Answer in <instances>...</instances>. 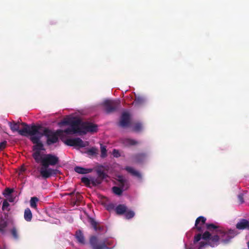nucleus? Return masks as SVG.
I'll return each mask as SVG.
<instances>
[{"label":"nucleus","instance_id":"obj_14","mask_svg":"<svg viewBox=\"0 0 249 249\" xmlns=\"http://www.w3.org/2000/svg\"><path fill=\"white\" fill-rule=\"evenodd\" d=\"M147 157L146 153H139L134 154L132 156V159L134 162L136 163H142L143 162Z\"/></svg>","mask_w":249,"mask_h":249},{"label":"nucleus","instance_id":"obj_35","mask_svg":"<svg viewBox=\"0 0 249 249\" xmlns=\"http://www.w3.org/2000/svg\"><path fill=\"white\" fill-rule=\"evenodd\" d=\"M81 181L86 185L89 186L91 183V179H89L86 177H83L81 178Z\"/></svg>","mask_w":249,"mask_h":249},{"label":"nucleus","instance_id":"obj_46","mask_svg":"<svg viewBox=\"0 0 249 249\" xmlns=\"http://www.w3.org/2000/svg\"><path fill=\"white\" fill-rule=\"evenodd\" d=\"M9 201H10V202H12V201H13V200H12V199H9Z\"/></svg>","mask_w":249,"mask_h":249},{"label":"nucleus","instance_id":"obj_26","mask_svg":"<svg viewBox=\"0 0 249 249\" xmlns=\"http://www.w3.org/2000/svg\"><path fill=\"white\" fill-rule=\"evenodd\" d=\"M206 227L207 230L211 231H215V233H217V230H220L218 226H216L213 223L206 224Z\"/></svg>","mask_w":249,"mask_h":249},{"label":"nucleus","instance_id":"obj_33","mask_svg":"<svg viewBox=\"0 0 249 249\" xmlns=\"http://www.w3.org/2000/svg\"><path fill=\"white\" fill-rule=\"evenodd\" d=\"M101 156L102 158H105L107 156L106 147L103 144H101Z\"/></svg>","mask_w":249,"mask_h":249},{"label":"nucleus","instance_id":"obj_40","mask_svg":"<svg viewBox=\"0 0 249 249\" xmlns=\"http://www.w3.org/2000/svg\"><path fill=\"white\" fill-rule=\"evenodd\" d=\"M112 154H113V156L116 158H118V157H120V156H121L120 154L119 153V151L118 150L115 149H114L113 150Z\"/></svg>","mask_w":249,"mask_h":249},{"label":"nucleus","instance_id":"obj_12","mask_svg":"<svg viewBox=\"0 0 249 249\" xmlns=\"http://www.w3.org/2000/svg\"><path fill=\"white\" fill-rule=\"evenodd\" d=\"M130 124V116L129 113L125 112L122 113L119 122V125L124 128L129 126Z\"/></svg>","mask_w":249,"mask_h":249},{"label":"nucleus","instance_id":"obj_22","mask_svg":"<svg viewBox=\"0 0 249 249\" xmlns=\"http://www.w3.org/2000/svg\"><path fill=\"white\" fill-rule=\"evenodd\" d=\"M24 218L26 221L30 222L32 219V213L29 208H26L25 210L24 213Z\"/></svg>","mask_w":249,"mask_h":249},{"label":"nucleus","instance_id":"obj_42","mask_svg":"<svg viewBox=\"0 0 249 249\" xmlns=\"http://www.w3.org/2000/svg\"><path fill=\"white\" fill-rule=\"evenodd\" d=\"M238 200L240 204L244 202L243 194H240L238 195Z\"/></svg>","mask_w":249,"mask_h":249},{"label":"nucleus","instance_id":"obj_3","mask_svg":"<svg viewBox=\"0 0 249 249\" xmlns=\"http://www.w3.org/2000/svg\"><path fill=\"white\" fill-rule=\"evenodd\" d=\"M63 130L61 129H57L55 131L49 129L48 128H44L43 132H38L36 134L40 135L41 137L43 136L47 138L46 143L48 145H52L57 142L59 141V137L62 135Z\"/></svg>","mask_w":249,"mask_h":249},{"label":"nucleus","instance_id":"obj_21","mask_svg":"<svg viewBox=\"0 0 249 249\" xmlns=\"http://www.w3.org/2000/svg\"><path fill=\"white\" fill-rule=\"evenodd\" d=\"M126 171H127L128 173H130L134 176H135L139 178V179H142V177L140 172L134 170L132 167L129 166H126L125 168Z\"/></svg>","mask_w":249,"mask_h":249},{"label":"nucleus","instance_id":"obj_2","mask_svg":"<svg viewBox=\"0 0 249 249\" xmlns=\"http://www.w3.org/2000/svg\"><path fill=\"white\" fill-rule=\"evenodd\" d=\"M9 126L13 132L17 131L19 135L27 136V135H33L38 132L42 126L40 125L32 124L31 126L25 123H22L21 124L24 126L22 129H19V124L13 121L8 123Z\"/></svg>","mask_w":249,"mask_h":249},{"label":"nucleus","instance_id":"obj_10","mask_svg":"<svg viewBox=\"0 0 249 249\" xmlns=\"http://www.w3.org/2000/svg\"><path fill=\"white\" fill-rule=\"evenodd\" d=\"M64 143L66 145L71 146H78L79 147L86 146L84 142L79 138L68 139L64 142Z\"/></svg>","mask_w":249,"mask_h":249},{"label":"nucleus","instance_id":"obj_38","mask_svg":"<svg viewBox=\"0 0 249 249\" xmlns=\"http://www.w3.org/2000/svg\"><path fill=\"white\" fill-rule=\"evenodd\" d=\"M7 142L6 141H4L0 142V151L3 150L6 147Z\"/></svg>","mask_w":249,"mask_h":249},{"label":"nucleus","instance_id":"obj_28","mask_svg":"<svg viewBox=\"0 0 249 249\" xmlns=\"http://www.w3.org/2000/svg\"><path fill=\"white\" fill-rule=\"evenodd\" d=\"M39 201V199L36 196L32 197L30 200V206L32 208L34 209L37 208L36 203Z\"/></svg>","mask_w":249,"mask_h":249},{"label":"nucleus","instance_id":"obj_20","mask_svg":"<svg viewBox=\"0 0 249 249\" xmlns=\"http://www.w3.org/2000/svg\"><path fill=\"white\" fill-rule=\"evenodd\" d=\"M74 171L77 173L85 174L91 172L92 169L89 168H85L80 166H76L74 167Z\"/></svg>","mask_w":249,"mask_h":249},{"label":"nucleus","instance_id":"obj_30","mask_svg":"<svg viewBox=\"0 0 249 249\" xmlns=\"http://www.w3.org/2000/svg\"><path fill=\"white\" fill-rule=\"evenodd\" d=\"M125 217L126 219H129L133 218L135 215V213L131 210H128L126 211L124 213Z\"/></svg>","mask_w":249,"mask_h":249},{"label":"nucleus","instance_id":"obj_44","mask_svg":"<svg viewBox=\"0 0 249 249\" xmlns=\"http://www.w3.org/2000/svg\"><path fill=\"white\" fill-rule=\"evenodd\" d=\"M114 208V205L112 204V203H110V204H108V205H107V209L108 210V211H111L112 210H113Z\"/></svg>","mask_w":249,"mask_h":249},{"label":"nucleus","instance_id":"obj_37","mask_svg":"<svg viewBox=\"0 0 249 249\" xmlns=\"http://www.w3.org/2000/svg\"><path fill=\"white\" fill-rule=\"evenodd\" d=\"M201 238H202V234L201 233H198V234H196L194 237V244L196 243L199 241H200Z\"/></svg>","mask_w":249,"mask_h":249},{"label":"nucleus","instance_id":"obj_13","mask_svg":"<svg viewBox=\"0 0 249 249\" xmlns=\"http://www.w3.org/2000/svg\"><path fill=\"white\" fill-rule=\"evenodd\" d=\"M220 240H221L220 237L217 233L211 235L210 239L208 241V245L213 248L216 247L219 245Z\"/></svg>","mask_w":249,"mask_h":249},{"label":"nucleus","instance_id":"obj_17","mask_svg":"<svg viewBox=\"0 0 249 249\" xmlns=\"http://www.w3.org/2000/svg\"><path fill=\"white\" fill-rule=\"evenodd\" d=\"M8 222L5 220L2 217L0 218V234H5L8 226Z\"/></svg>","mask_w":249,"mask_h":249},{"label":"nucleus","instance_id":"obj_6","mask_svg":"<svg viewBox=\"0 0 249 249\" xmlns=\"http://www.w3.org/2000/svg\"><path fill=\"white\" fill-rule=\"evenodd\" d=\"M217 233L219 235L221 241L225 244L229 243L231 240L236 235V231L234 230L226 231L222 228L217 230Z\"/></svg>","mask_w":249,"mask_h":249},{"label":"nucleus","instance_id":"obj_31","mask_svg":"<svg viewBox=\"0 0 249 249\" xmlns=\"http://www.w3.org/2000/svg\"><path fill=\"white\" fill-rule=\"evenodd\" d=\"M11 233L13 236V237L16 239L18 240V231L15 227H13L11 230Z\"/></svg>","mask_w":249,"mask_h":249},{"label":"nucleus","instance_id":"obj_34","mask_svg":"<svg viewBox=\"0 0 249 249\" xmlns=\"http://www.w3.org/2000/svg\"><path fill=\"white\" fill-rule=\"evenodd\" d=\"M211 235H212V234H211V233L209 231H206L202 235V237L203 239L208 241L210 239Z\"/></svg>","mask_w":249,"mask_h":249},{"label":"nucleus","instance_id":"obj_23","mask_svg":"<svg viewBox=\"0 0 249 249\" xmlns=\"http://www.w3.org/2000/svg\"><path fill=\"white\" fill-rule=\"evenodd\" d=\"M123 143L127 146L137 144L138 142L131 139H124L123 140Z\"/></svg>","mask_w":249,"mask_h":249},{"label":"nucleus","instance_id":"obj_36","mask_svg":"<svg viewBox=\"0 0 249 249\" xmlns=\"http://www.w3.org/2000/svg\"><path fill=\"white\" fill-rule=\"evenodd\" d=\"M102 180L100 179L91 178V183L94 186L99 185L101 183Z\"/></svg>","mask_w":249,"mask_h":249},{"label":"nucleus","instance_id":"obj_47","mask_svg":"<svg viewBox=\"0 0 249 249\" xmlns=\"http://www.w3.org/2000/svg\"><path fill=\"white\" fill-rule=\"evenodd\" d=\"M74 194V192H72L71 193V195H72Z\"/></svg>","mask_w":249,"mask_h":249},{"label":"nucleus","instance_id":"obj_5","mask_svg":"<svg viewBox=\"0 0 249 249\" xmlns=\"http://www.w3.org/2000/svg\"><path fill=\"white\" fill-rule=\"evenodd\" d=\"M119 100H106L103 103L104 110L107 114H110L118 110L120 106Z\"/></svg>","mask_w":249,"mask_h":249},{"label":"nucleus","instance_id":"obj_32","mask_svg":"<svg viewBox=\"0 0 249 249\" xmlns=\"http://www.w3.org/2000/svg\"><path fill=\"white\" fill-rule=\"evenodd\" d=\"M98 149L95 147H91L87 151V153L89 155H95L98 153Z\"/></svg>","mask_w":249,"mask_h":249},{"label":"nucleus","instance_id":"obj_15","mask_svg":"<svg viewBox=\"0 0 249 249\" xmlns=\"http://www.w3.org/2000/svg\"><path fill=\"white\" fill-rule=\"evenodd\" d=\"M236 228L238 230H243L244 229L249 230V220L245 219H242L236 225Z\"/></svg>","mask_w":249,"mask_h":249},{"label":"nucleus","instance_id":"obj_25","mask_svg":"<svg viewBox=\"0 0 249 249\" xmlns=\"http://www.w3.org/2000/svg\"><path fill=\"white\" fill-rule=\"evenodd\" d=\"M144 103V99L141 96H136L133 102L135 106H140Z\"/></svg>","mask_w":249,"mask_h":249},{"label":"nucleus","instance_id":"obj_27","mask_svg":"<svg viewBox=\"0 0 249 249\" xmlns=\"http://www.w3.org/2000/svg\"><path fill=\"white\" fill-rule=\"evenodd\" d=\"M143 126L141 123H135L133 126L132 129L136 132H140L142 129Z\"/></svg>","mask_w":249,"mask_h":249},{"label":"nucleus","instance_id":"obj_18","mask_svg":"<svg viewBox=\"0 0 249 249\" xmlns=\"http://www.w3.org/2000/svg\"><path fill=\"white\" fill-rule=\"evenodd\" d=\"M89 222L95 231H100L103 230L104 227L98 225V223L94 219L90 218Z\"/></svg>","mask_w":249,"mask_h":249},{"label":"nucleus","instance_id":"obj_9","mask_svg":"<svg viewBox=\"0 0 249 249\" xmlns=\"http://www.w3.org/2000/svg\"><path fill=\"white\" fill-rule=\"evenodd\" d=\"M30 140L32 142L35 144L33 147V150L35 151L34 152H39L40 153V150H44L43 144L40 141L41 136L40 135L34 134L30 135Z\"/></svg>","mask_w":249,"mask_h":249},{"label":"nucleus","instance_id":"obj_11","mask_svg":"<svg viewBox=\"0 0 249 249\" xmlns=\"http://www.w3.org/2000/svg\"><path fill=\"white\" fill-rule=\"evenodd\" d=\"M206 218L203 216H200L197 217L196 220L195 226L193 229H196V230L200 232L204 231L205 225H206Z\"/></svg>","mask_w":249,"mask_h":249},{"label":"nucleus","instance_id":"obj_1","mask_svg":"<svg viewBox=\"0 0 249 249\" xmlns=\"http://www.w3.org/2000/svg\"><path fill=\"white\" fill-rule=\"evenodd\" d=\"M33 157L37 163H40L41 167L39 173L41 177L47 179L52 176H54L59 173L57 169H54L49 167V166H54L59 162V158L52 154H46L42 156L39 152H34Z\"/></svg>","mask_w":249,"mask_h":249},{"label":"nucleus","instance_id":"obj_24","mask_svg":"<svg viewBox=\"0 0 249 249\" xmlns=\"http://www.w3.org/2000/svg\"><path fill=\"white\" fill-rule=\"evenodd\" d=\"M96 172L98 178L101 180L108 177L107 175L104 172V171L101 168L97 169L96 170Z\"/></svg>","mask_w":249,"mask_h":249},{"label":"nucleus","instance_id":"obj_39","mask_svg":"<svg viewBox=\"0 0 249 249\" xmlns=\"http://www.w3.org/2000/svg\"><path fill=\"white\" fill-rule=\"evenodd\" d=\"M13 192V190L9 188H7L5 190L4 195L9 196Z\"/></svg>","mask_w":249,"mask_h":249},{"label":"nucleus","instance_id":"obj_8","mask_svg":"<svg viewBox=\"0 0 249 249\" xmlns=\"http://www.w3.org/2000/svg\"><path fill=\"white\" fill-rule=\"evenodd\" d=\"M81 131L80 134H86L88 132L94 133L98 130V126L89 122H82L80 125Z\"/></svg>","mask_w":249,"mask_h":249},{"label":"nucleus","instance_id":"obj_29","mask_svg":"<svg viewBox=\"0 0 249 249\" xmlns=\"http://www.w3.org/2000/svg\"><path fill=\"white\" fill-rule=\"evenodd\" d=\"M112 189L113 192L115 194L118 195V196L121 195L123 193V190L122 188H121V187H117V186L113 187Z\"/></svg>","mask_w":249,"mask_h":249},{"label":"nucleus","instance_id":"obj_16","mask_svg":"<svg viewBox=\"0 0 249 249\" xmlns=\"http://www.w3.org/2000/svg\"><path fill=\"white\" fill-rule=\"evenodd\" d=\"M75 237L79 244L81 245H85L86 244L85 238L81 230H79L76 231Z\"/></svg>","mask_w":249,"mask_h":249},{"label":"nucleus","instance_id":"obj_4","mask_svg":"<svg viewBox=\"0 0 249 249\" xmlns=\"http://www.w3.org/2000/svg\"><path fill=\"white\" fill-rule=\"evenodd\" d=\"M81 123V120L78 118L64 120L62 123L65 124L70 125L71 127L67 128L63 130V133L64 132L67 134H80V132L81 131V128L80 127Z\"/></svg>","mask_w":249,"mask_h":249},{"label":"nucleus","instance_id":"obj_45","mask_svg":"<svg viewBox=\"0 0 249 249\" xmlns=\"http://www.w3.org/2000/svg\"><path fill=\"white\" fill-rule=\"evenodd\" d=\"M76 199H77V200L80 201V200L81 199V198H82V196H81V195L80 194V193H78V192H77V193H76Z\"/></svg>","mask_w":249,"mask_h":249},{"label":"nucleus","instance_id":"obj_19","mask_svg":"<svg viewBox=\"0 0 249 249\" xmlns=\"http://www.w3.org/2000/svg\"><path fill=\"white\" fill-rule=\"evenodd\" d=\"M127 210V207L124 204H119L115 208V212L119 215L125 213Z\"/></svg>","mask_w":249,"mask_h":249},{"label":"nucleus","instance_id":"obj_7","mask_svg":"<svg viewBox=\"0 0 249 249\" xmlns=\"http://www.w3.org/2000/svg\"><path fill=\"white\" fill-rule=\"evenodd\" d=\"M89 244L91 249H110L106 241L100 240L95 235L89 237Z\"/></svg>","mask_w":249,"mask_h":249},{"label":"nucleus","instance_id":"obj_41","mask_svg":"<svg viewBox=\"0 0 249 249\" xmlns=\"http://www.w3.org/2000/svg\"><path fill=\"white\" fill-rule=\"evenodd\" d=\"M9 206V203L7 202L6 200H4L3 202L2 210H4L6 209V208Z\"/></svg>","mask_w":249,"mask_h":249},{"label":"nucleus","instance_id":"obj_43","mask_svg":"<svg viewBox=\"0 0 249 249\" xmlns=\"http://www.w3.org/2000/svg\"><path fill=\"white\" fill-rule=\"evenodd\" d=\"M206 245H208V241L206 242L203 241L200 242L199 243V247L198 248V249H202Z\"/></svg>","mask_w":249,"mask_h":249}]
</instances>
